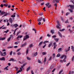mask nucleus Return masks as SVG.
<instances>
[{"label":"nucleus","mask_w":74,"mask_h":74,"mask_svg":"<svg viewBox=\"0 0 74 74\" xmlns=\"http://www.w3.org/2000/svg\"><path fill=\"white\" fill-rule=\"evenodd\" d=\"M0 13H1V15L4 14L3 16H2V17L3 18L4 16H6L7 15H8V13L7 12H4V11L1 12V10H0Z\"/></svg>","instance_id":"1"},{"label":"nucleus","mask_w":74,"mask_h":74,"mask_svg":"<svg viewBox=\"0 0 74 74\" xmlns=\"http://www.w3.org/2000/svg\"><path fill=\"white\" fill-rule=\"evenodd\" d=\"M57 23H58V25H56V27L57 29H60V27L59 26H60V25L59 23V22L58 21H57Z\"/></svg>","instance_id":"2"},{"label":"nucleus","mask_w":74,"mask_h":74,"mask_svg":"<svg viewBox=\"0 0 74 74\" xmlns=\"http://www.w3.org/2000/svg\"><path fill=\"white\" fill-rule=\"evenodd\" d=\"M23 39V41H25L27 38H29V36L28 35H27L25 36H24Z\"/></svg>","instance_id":"3"},{"label":"nucleus","mask_w":74,"mask_h":74,"mask_svg":"<svg viewBox=\"0 0 74 74\" xmlns=\"http://www.w3.org/2000/svg\"><path fill=\"white\" fill-rule=\"evenodd\" d=\"M27 44V43H26V42H25L24 44H22V45H21V47H25V46Z\"/></svg>","instance_id":"4"},{"label":"nucleus","mask_w":74,"mask_h":74,"mask_svg":"<svg viewBox=\"0 0 74 74\" xmlns=\"http://www.w3.org/2000/svg\"><path fill=\"white\" fill-rule=\"evenodd\" d=\"M12 61V62H16V60L14 59L13 58H11L9 61Z\"/></svg>","instance_id":"5"},{"label":"nucleus","mask_w":74,"mask_h":74,"mask_svg":"<svg viewBox=\"0 0 74 74\" xmlns=\"http://www.w3.org/2000/svg\"><path fill=\"white\" fill-rule=\"evenodd\" d=\"M42 17H41L38 19L37 21L38 22H40L41 21H42Z\"/></svg>","instance_id":"6"},{"label":"nucleus","mask_w":74,"mask_h":74,"mask_svg":"<svg viewBox=\"0 0 74 74\" xmlns=\"http://www.w3.org/2000/svg\"><path fill=\"white\" fill-rule=\"evenodd\" d=\"M5 59L4 57H3L2 58H0V60H4L5 61Z\"/></svg>","instance_id":"7"},{"label":"nucleus","mask_w":74,"mask_h":74,"mask_svg":"<svg viewBox=\"0 0 74 74\" xmlns=\"http://www.w3.org/2000/svg\"><path fill=\"white\" fill-rule=\"evenodd\" d=\"M54 39L56 42H58L59 41V39L58 38H54Z\"/></svg>","instance_id":"8"},{"label":"nucleus","mask_w":74,"mask_h":74,"mask_svg":"<svg viewBox=\"0 0 74 74\" xmlns=\"http://www.w3.org/2000/svg\"><path fill=\"white\" fill-rule=\"evenodd\" d=\"M49 73H50V70H48L45 73L46 74H49Z\"/></svg>","instance_id":"9"},{"label":"nucleus","mask_w":74,"mask_h":74,"mask_svg":"<svg viewBox=\"0 0 74 74\" xmlns=\"http://www.w3.org/2000/svg\"><path fill=\"white\" fill-rule=\"evenodd\" d=\"M62 49L61 48H59L58 50V52H60L62 51Z\"/></svg>","instance_id":"10"},{"label":"nucleus","mask_w":74,"mask_h":74,"mask_svg":"<svg viewBox=\"0 0 74 74\" xmlns=\"http://www.w3.org/2000/svg\"><path fill=\"white\" fill-rule=\"evenodd\" d=\"M9 21L11 23H12V18H10L9 19Z\"/></svg>","instance_id":"11"},{"label":"nucleus","mask_w":74,"mask_h":74,"mask_svg":"<svg viewBox=\"0 0 74 74\" xmlns=\"http://www.w3.org/2000/svg\"><path fill=\"white\" fill-rule=\"evenodd\" d=\"M48 42H49V41L48 40L46 41L43 42V44H45L46 43H48Z\"/></svg>","instance_id":"12"},{"label":"nucleus","mask_w":74,"mask_h":74,"mask_svg":"<svg viewBox=\"0 0 74 74\" xmlns=\"http://www.w3.org/2000/svg\"><path fill=\"white\" fill-rule=\"evenodd\" d=\"M52 45V42L50 43L49 45L48 46V47L49 48V47H51V45Z\"/></svg>","instance_id":"13"},{"label":"nucleus","mask_w":74,"mask_h":74,"mask_svg":"<svg viewBox=\"0 0 74 74\" xmlns=\"http://www.w3.org/2000/svg\"><path fill=\"white\" fill-rule=\"evenodd\" d=\"M69 6L72 9H73V8H74V5H69Z\"/></svg>","instance_id":"14"},{"label":"nucleus","mask_w":74,"mask_h":74,"mask_svg":"<svg viewBox=\"0 0 74 74\" xmlns=\"http://www.w3.org/2000/svg\"><path fill=\"white\" fill-rule=\"evenodd\" d=\"M14 27H15V28H16V27L17 26H18V24H15L14 25Z\"/></svg>","instance_id":"15"},{"label":"nucleus","mask_w":74,"mask_h":74,"mask_svg":"<svg viewBox=\"0 0 74 74\" xmlns=\"http://www.w3.org/2000/svg\"><path fill=\"white\" fill-rule=\"evenodd\" d=\"M30 66H29L26 69L27 71H29V70H30Z\"/></svg>","instance_id":"16"},{"label":"nucleus","mask_w":74,"mask_h":74,"mask_svg":"<svg viewBox=\"0 0 74 74\" xmlns=\"http://www.w3.org/2000/svg\"><path fill=\"white\" fill-rule=\"evenodd\" d=\"M5 38H0V40H5Z\"/></svg>","instance_id":"17"},{"label":"nucleus","mask_w":74,"mask_h":74,"mask_svg":"<svg viewBox=\"0 0 74 74\" xmlns=\"http://www.w3.org/2000/svg\"><path fill=\"white\" fill-rule=\"evenodd\" d=\"M16 13H15L14 14H13V15L11 16V17H15V14H16Z\"/></svg>","instance_id":"18"},{"label":"nucleus","mask_w":74,"mask_h":74,"mask_svg":"<svg viewBox=\"0 0 74 74\" xmlns=\"http://www.w3.org/2000/svg\"><path fill=\"white\" fill-rule=\"evenodd\" d=\"M37 54H38L37 52H36L35 53H34V56H36L37 55Z\"/></svg>","instance_id":"19"},{"label":"nucleus","mask_w":74,"mask_h":74,"mask_svg":"<svg viewBox=\"0 0 74 74\" xmlns=\"http://www.w3.org/2000/svg\"><path fill=\"white\" fill-rule=\"evenodd\" d=\"M46 61H47V58L46 57H45L44 60L43 62L45 63V62H46Z\"/></svg>","instance_id":"20"},{"label":"nucleus","mask_w":74,"mask_h":74,"mask_svg":"<svg viewBox=\"0 0 74 74\" xmlns=\"http://www.w3.org/2000/svg\"><path fill=\"white\" fill-rule=\"evenodd\" d=\"M33 47V44H31L29 45V48H31V47Z\"/></svg>","instance_id":"21"},{"label":"nucleus","mask_w":74,"mask_h":74,"mask_svg":"<svg viewBox=\"0 0 74 74\" xmlns=\"http://www.w3.org/2000/svg\"><path fill=\"white\" fill-rule=\"evenodd\" d=\"M42 53L43 55H47V53L46 52H43Z\"/></svg>","instance_id":"22"},{"label":"nucleus","mask_w":74,"mask_h":74,"mask_svg":"<svg viewBox=\"0 0 74 74\" xmlns=\"http://www.w3.org/2000/svg\"><path fill=\"white\" fill-rule=\"evenodd\" d=\"M60 53H58L57 54V55L56 56L57 58H58L59 57H60Z\"/></svg>","instance_id":"23"},{"label":"nucleus","mask_w":74,"mask_h":74,"mask_svg":"<svg viewBox=\"0 0 74 74\" xmlns=\"http://www.w3.org/2000/svg\"><path fill=\"white\" fill-rule=\"evenodd\" d=\"M20 42L19 41L16 42L14 43V44H16V45L17 44H19V43Z\"/></svg>","instance_id":"24"},{"label":"nucleus","mask_w":74,"mask_h":74,"mask_svg":"<svg viewBox=\"0 0 74 74\" xmlns=\"http://www.w3.org/2000/svg\"><path fill=\"white\" fill-rule=\"evenodd\" d=\"M46 7H48L49 5V3H48L45 4Z\"/></svg>","instance_id":"25"},{"label":"nucleus","mask_w":74,"mask_h":74,"mask_svg":"<svg viewBox=\"0 0 74 74\" xmlns=\"http://www.w3.org/2000/svg\"><path fill=\"white\" fill-rule=\"evenodd\" d=\"M58 34H59V36H60V37H62V34H61L60 32H58Z\"/></svg>","instance_id":"26"},{"label":"nucleus","mask_w":74,"mask_h":74,"mask_svg":"<svg viewBox=\"0 0 74 74\" xmlns=\"http://www.w3.org/2000/svg\"><path fill=\"white\" fill-rule=\"evenodd\" d=\"M1 55L2 56H5V55H4V54H3V52H1Z\"/></svg>","instance_id":"27"},{"label":"nucleus","mask_w":74,"mask_h":74,"mask_svg":"<svg viewBox=\"0 0 74 74\" xmlns=\"http://www.w3.org/2000/svg\"><path fill=\"white\" fill-rule=\"evenodd\" d=\"M29 51V49H27L26 50V54L27 55V54H28V51Z\"/></svg>","instance_id":"28"},{"label":"nucleus","mask_w":74,"mask_h":74,"mask_svg":"<svg viewBox=\"0 0 74 74\" xmlns=\"http://www.w3.org/2000/svg\"><path fill=\"white\" fill-rule=\"evenodd\" d=\"M72 51L73 52H74V47L73 46H71Z\"/></svg>","instance_id":"29"},{"label":"nucleus","mask_w":74,"mask_h":74,"mask_svg":"<svg viewBox=\"0 0 74 74\" xmlns=\"http://www.w3.org/2000/svg\"><path fill=\"white\" fill-rule=\"evenodd\" d=\"M50 32L51 33H52V34H53L54 33V30H51Z\"/></svg>","instance_id":"30"},{"label":"nucleus","mask_w":74,"mask_h":74,"mask_svg":"<svg viewBox=\"0 0 74 74\" xmlns=\"http://www.w3.org/2000/svg\"><path fill=\"white\" fill-rule=\"evenodd\" d=\"M63 72V69H61L60 71L59 72V74H60L62 73Z\"/></svg>","instance_id":"31"},{"label":"nucleus","mask_w":74,"mask_h":74,"mask_svg":"<svg viewBox=\"0 0 74 74\" xmlns=\"http://www.w3.org/2000/svg\"><path fill=\"white\" fill-rule=\"evenodd\" d=\"M17 54L18 55H20L21 54V53L20 52H18L17 53Z\"/></svg>","instance_id":"32"},{"label":"nucleus","mask_w":74,"mask_h":74,"mask_svg":"<svg viewBox=\"0 0 74 74\" xmlns=\"http://www.w3.org/2000/svg\"><path fill=\"white\" fill-rule=\"evenodd\" d=\"M43 14V12H41V13L39 14V15L40 16L42 15Z\"/></svg>","instance_id":"33"},{"label":"nucleus","mask_w":74,"mask_h":74,"mask_svg":"<svg viewBox=\"0 0 74 74\" xmlns=\"http://www.w3.org/2000/svg\"><path fill=\"white\" fill-rule=\"evenodd\" d=\"M42 42H40L39 44V46L41 45V44H42Z\"/></svg>","instance_id":"34"},{"label":"nucleus","mask_w":74,"mask_h":74,"mask_svg":"<svg viewBox=\"0 0 74 74\" xmlns=\"http://www.w3.org/2000/svg\"><path fill=\"white\" fill-rule=\"evenodd\" d=\"M21 71L20 70V69L18 71L16 72V74H18V73H19L20 72H21Z\"/></svg>","instance_id":"35"},{"label":"nucleus","mask_w":74,"mask_h":74,"mask_svg":"<svg viewBox=\"0 0 74 74\" xmlns=\"http://www.w3.org/2000/svg\"><path fill=\"white\" fill-rule=\"evenodd\" d=\"M56 47H57V45L56 44V45H54V46L53 47L54 49H55V48H56Z\"/></svg>","instance_id":"36"},{"label":"nucleus","mask_w":74,"mask_h":74,"mask_svg":"<svg viewBox=\"0 0 74 74\" xmlns=\"http://www.w3.org/2000/svg\"><path fill=\"white\" fill-rule=\"evenodd\" d=\"M8 32H9V30L8 29L6 31H4V33H7Z\"/></svg>","instance_id":"37"},{"label":"nucleus","mask_w":74,"mask_h":74,"mask_svg":"<svg viewBox=\"0 0 74 74\" xmlns=\"http://www.w3.org/2000/svg\"><path fill=\"white\" fill-rule=\"evenodd\" d=\"M64 29H60L59 31L60 32H63V31H64Z\"/></svg>","instance_id":"38"},{"label":"nucleus","mask_w":74,"mask_h":74,"mask_svg":"<svg viewBox=\"0 0 74 74\" xmlns=\"http://www.w3.org/2000/svg\"><path fill=\"white\" fill-rule=\"evenodd\" d=\"M68 30H69V31H70V33H72V32H73V31H72L71 30V29H68Z\"/></svg>","instance_id":"39"},{"label":"nucleus","mask_w":74,"mask_h":74,"mask_svg":"<svg viewBox=\"0 0 74 74\" xmlns=\"http://www.w3.org/2000/svg\"><path fill=\"white\" fill-rule=\"evenodd\" d=\"M70 47H69L67 49V51H69L70 50Z\"/></svg>","instance_id":"40"},{"label":"nucleus","mask_w":74,"mask_h":74,"mask_svg":"<svg viewBox=\"0 0 74 74\" xmlns=\"http://www.w3.org/2000/svg\"><path fill=\"white\" fill-rule=\"evenodd\" d=\"M27 60H30V58H29L28 57H27Z\"/></svg>","instance_id":"41"},{"label":"nucleus","mask_w":74,"mask_h":74,"mask_svg":"<svg viewBox=\"0 0 74 74\" xmlns=\"http://www.w3.org/2000/svg\"><path fill=\"white\" fill-rule=\"evenodd\" d=\"M4 6H5V7H7L8 6V4H3Z\"/></svg>","instance_id":"42"},{"label":"nucleus","mask_w":74,"mask_h":74,"mask_svg":"<svg viewBox=\"0 0 74 74\" xmlns=\"http://www.w3.org/2000/svg\"><path fill=\"white\" fill-rule=\"evenodd\" d=\"M74 56L72 57V60H71V61L72 62H73V60H74Z\"/></svg>","instance_id":"43"},{"label":"nucleus","mask_w":74,"mask_h":74,"mask_svg":"<svg viewBox=\"0 0 74 74\" xmlns=\"http://www.w3.org/2000/svg\"><path fill=\"white\" fill-rule=\"evenodd\" d=\"M10 39H11V38H10V37L8 39V41H10Z\"/></svg>","instance_id":"44"},{"label":"nucleus","mask_w":74,"mask_h":74,"mask_svg":"<svg viewBox=\"0 0 74 74\" xmlns=\"http://www.w3.org/2000/svg\"><path fill=\"white\" fill-rule=\"evenodd\" d=\"M42 20L43 22H45V18H42Z\"/></svg>","instance_id":"45"},{"label":"nucleus","mask_w":74,"mask_h":74,"mask_svg":"<svg viewBox=\"0 0 74 74\" xmlns=\"http://www.w3.org/2000/svg\"><path fill=\"white\" fill-rule=\"evenodd\" d=\"M52 38H55V37H56V35H54L53 36H52Z\"/></svg>","instance_id":"46"},{"label":"nucleus","mask_w":74,"mask_h":74,"mask_svg":"<svg viewBox=\"0 0 74 74\" xmlns=\"http://www.w3.org/2000/svg\"><path fill=\"white\" fill-rule=\"evenodd\" d=\"M38 63H41V62L40 60H38Z\"/></svg>","instance_id":"47"},{"label":"nucleus","mask_w":74,"mask_h":74,"mask_svg":"<svg viewBox=\"0 0 74 74\" xmlns=\"http://www.w3.org/2000/svg\"><path fill=\"white\" fill-rule=\"evenodd\" d=\"M69 11L71 12H73V10L71 9H69Z\"/></svg>","instance_id":"48"},{"label":"nucleus","mask_w":74,"mask_h":74,"mask_svg":"<svg viewBox=\"0 0 74 74\" xmlns=\"http://www.w3.org/2000/svg\"><path fill=\"white\" fill-rule=\"evenodd\" d=\"M12 51H11L10 53V55H12Z\"/></svg>","instance_id":"49"},{"label":"nucleus","mask_w":74,"mask_h":74,"mask_svg":"<svg viewBox=\"0 0 74 74\" xmlns=\"http://www.w3.org/2000/svg\"><path fill=\"white\" fill-rule=\"evenodd\" d=\"M67 58V56H66L64 55V59H66Z\"/></svg>","instance_id":"50"},{"label":"nucleus","mask_w":74,"mask_h":74,"mask_svg":"<svg viewBox=\"0 0 74 74\" xmlns=\"http://www.w3.org/2000/svg\"><path fill=\"white\" fill-rule=\"evenodd\" d=\"M69 14H70V13L69 12H68L66 14V15H68Z\"/></svg>","instance_id":"51"},{"label":"nucleus","mask_w":74,"mask_h":74,"mask_svg":"<svg viewBox=\"0 0 74 74\" xmlns=\"http://www.w3.org/2000/svg\"><path fill=\"white\" fill-rule=\"evenodd\" d=\"M51 5H49V6H48V8H50L51 7Z\"/></svg>","instance_id":"52"},{"label":"nucleus","mask_w":74,"mask_h":74,"mask_svg":"<svg viewBox=\"0 0 74 74\" xmlns=\"http://www.w3.org/2000/svg\"><path fill=\"white\" fill-rule=\"evenodd\" d=\"M4 70H8V69H7V67H6L4 69Z\"/></svg>","instance_id":"53"},{"label":"nucleus","mask_w":74,"mask_h":74,"mask_svg":"<svg viewBox=\"0 0 74 74\" xmlns=\"http://www.w3.org/2000/svg\"><path fill=\"white\" fill-rule=\"evenodd\" d=\"M55 1L57 3H59V1L58 0H55Z\"/></svg>","instance_id":"54"},{"label":"nucleus","mask_w":74,"mask_h":74,"mask_svg":"<svg viewBox=\"0 0 74 74\" xmlns=\"http://www.w3.org/2000/svg\"><path fill=\"white\" fill-rule=\"evenodd\" d=\"M31 73L32 74H34V73H33V71L32 70L31 71Z\"/></svg>","instance_id":"55"},{"label":"nucleus","mask_w":74,"mask_h":74,"mask_svg":"<svg viewBox=\"0 0 74 74\" xmlns=\"http://www.w3.org/2000/svg\"><path fill=\"white\" fill-rule=\"evenodd\" d=\"M64 55H62V56L61 57V59L63 58L64 57Z\"/></svg>","instance_id":"56"},{"label":"nucleus","mask_w":74,"mask_h":74,"mask_svg":"<svg viewBox=\"0 0 74 74\" xmlns=\"http://www.w3.org/2000/svg\"><path fill=\"white\" fill-rule=\"evenodd\" d=\"M12 37H13V36L12 35H10V38H12Z\"/></svg>","instance_id":"57"},{"label":"nucleus","mask_w":74,"mask_h":74,"mask_svg":"<svg viewBox=\"0 0 74 74\" xmlns=\"http://www.w3.org/2000/svg\"><path fill=\"white\" fill-rule=\"evenodd\" d=\"M20 50H21V49L20 48L19 49H18L16 51H17V52H18V51H20Z\"/></svg>","instance_id":"58"},{"label":"nucleus","mask_w":74,"mask_h":74,"mask_svg":"<svg viewBox=\"0 0 74 74\" xmlns=\"http://www.w3.org/2000/svg\"><path fill=\"white\" fill-rule=\"evenodd\" d=\"M12 48V46H11V47H8V48Z\"/></svg>","instance_id":"59"},{"label":"nucleus","mask_w":74,"mask_h":74,"mask_svg":"<svg viewBox=\"0 0 74 74\" xmlns=\"http://www.w3.org/2000/svg\"><path fill=\"white\" fill-rule=\"evenodd\" d=\"M71 25H68L67 26V27H71Z\"/></svg>","instance_id":"60"},{"label":"nucleus","mask_w":74,"mask_h":74,"mask_svg":"<svg viewBox=\"0 0 74 74\" xmlns=\"http://www.w3.org/2000/svg\"><path fill=\"white\" fill-rule=\"evenodd\" d=\"M41 22H39V23H38V25H41Z\"/></svg>","instance_id":"61"},{"label":"nucleus","mask_w":74,"mask_h":74,"mask_svg":"<svg viewBox=\"0 0 74 74\" xmlns=\"http://www.w3.org/2000/svg\"><path fill=\"white\" fill-rule=\"evenodd\" d=\"M3 5H3V4H1L0 5V6H1V7H3Z\"/></svg>","instance_id":"62"},{"label":"nucleus","mask_w":74,"mask_h":74,"mask_svg":"<svg viewBox=\"0 0 74 74\" xmlns=\"http://www.w3.org/2000/svg\"><path fill=\"white\" fill-rule=\"evenodd\" d=\"M73 73H74V71H71V74H73Z\"/></svg>","instance_id":"63"},{"label":"nucleus","mask_w":74,"mask_h":74,"mask_svg":"<svg viewBox=\"0 0 74 74\" xmlns=\"http://www.w3.org/2000/svg\"><path fill=\"white\" fill-rule=\"evenodd\" d=\"M47 37H51V35L49 34H47Z\"/></svg>","instance_id":"64"}]
</instances>
